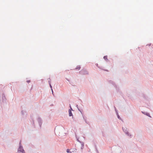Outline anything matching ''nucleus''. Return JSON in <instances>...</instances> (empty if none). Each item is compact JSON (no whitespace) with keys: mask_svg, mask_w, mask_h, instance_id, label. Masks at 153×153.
<instances>
[{"mask_svg":"<svg viewBox=\"0 0 153 153\" xmlns=\"http://www.w3.org/2000/svg\"><path fill=\"white\" fill-rule=\"evenodd\" d=\"M18 153L22 152V153H25V152L22 148L20 147L18 150Z\"/></svg>","mask_w":153,"mask_h":153,"instance_id":"1","label":"nucleus"},{"mask_svg":"<svg viewBox=\"0 0 153 153\" xmlns=\"http://www.w3.org/2000/svg\"><path fill=\"white\" fill-rule=\"evenodd\" d=\"M71 110H72V108H71V109H69L68 110L69 115V116H71L72 115L71 111Z\"/></svg>","mask_w":153,"mask_h":153,"instance_id":"2","label":"nucleus"},{"mask_svg":"<svg viewBox=\"0 0 153 153\" xmlns=\"http://www.w3.org/2000/svg\"><path fill=\"white\" fill-rule=\"evenodd\" d=\"M104 59L105 60H108L107 59V56H105L104 57Z\"/></svg>","mask_w":153,"mask_h":153,"instance_id":"3","label":"nucleus"},{"mask_svg":"<svg viewBox=\"0 0 153 153\" xmlns=\"http://www.w3.org/2000/svg\"><path fill=\"white\" fill-rule=\"evenodd\" d=\"M80 67L79 66H77L76 68V69H77L78 70H79L80 69Z\"/></svg>","mask_w":153,"mask_h":153,"instance_id":"4","label":"nucleus"},{"mask_svg":"<svg viewBox=\"0 0 153 153\" xmlns=\"http://www.w3.org/2000/svg\"><path fill=\"white\" fill-rule=\"evenodd\" d=\"M66 152L67 153H69V152H70V150L69 149H67V150H66Z\"/></svg>","mask_w":153,"mask_h":153,"instance_id":"5","label":"nucleus"},{"mask_svg":"<svg viewBox=\"0 0 153 153\" xmlns=\"http://www.w3.org/2000/svg\"><path fill=\"white\" fill-rule=\"evenodd\" d=\"M50 87L51 88V90H52V93H53V90H52V86H51V84H50Z\"/></svg>","mask_w":153,"mask_h":153,"instance_id":"6","label":"nucleus"},{"mask_svg":"<svg viewBox=\"0 0 153 153\" xmlns=\"http://www.w3.org/2000/svg\"><path fill=\"white\" fill-rule=\"evenodd\" d=\"M27 82H30V81H27Z\"/></svg>","mask_w":153,"mask_h":153,"instance_id":"7","label":"nucleus"},{"mask_svg":"<svg viewBox=\"0 0 153 153\" xmlns=\"http://www.w3.org/2000/svg\"><path fill=\"white\" fill-rule=\"evenodd\" d=\"M105 71H108V70H106Z\"/></svg>","mask_w":153,"mask_h":153,"instance_id":"8","label":"nucleus"}]
</instances>
